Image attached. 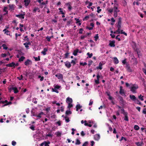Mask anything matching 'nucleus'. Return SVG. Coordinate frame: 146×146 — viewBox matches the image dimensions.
<instances>
[{
    "label": "nucleus",
    "mask_w": 146,
    "mask_h": 146,
    "mask_svg": "<svg viewBox=\"0 0 146 146\" xmlns=\"http://www.w3.org/2000/svg\"><path fill=\"white\" fill-rule=\"evenodd\" d=\"M30 128L33 131H34L35 130V127L33 125H31L30 127Z\"/></svg>",
    "instance_id": "37998d69"
},
{
    "label": "nucleus",
    "mask_w": 146,
    "mask_h": 146,
    "mask_svg": "<svg viewBox=\"0 0 146 146\" xmlns=\"http://www.w3.org/2000/svg\"><path fill=\"white\" fill-rule=\"evenodd\" d=\"M52 91L53 92H56V93H58L59 92L58 90H57V89H56V88H52Z\"/></svg>",
    "instance_id": "2f4dec72"
},
{
    "label": "nucleus",
    "mask_w": 146,
    "mask_h": 146,
    "mask_svg": "<svg viewBox=\"0 0 146 146\" xmlns=\"http://www.w3.org/2000/svg\"><path fill=\"white\" fill-rule=\"evenodd\" d=\"M27 44V42L24 43L23 44L25 46V47L27 48H28L29 47V46Z\"/></svg>",
    "instance_id": "052dcab7"
},
{
    "label": "nucleus",
    "mask_w": 146,
    "mask_h": 146,
    "mask_svg": "<svg viewBox=\"0 0 146 146\" xmlns=\"http://www.w3.org/2000/svg\"><path fill=\"white\" fill-rule=\"evenodd\" d=\"M54 88H56V89H59L60 88V86H58V85H54Z\"/></svg>",
    "instance_id": "8fccbe9b"
},
{
    "label": "nucleus",
    "mask_w": 146,
    "mask_h": 146,
    "mask_svg": "<svg viewBox=\"0 0 146 146\" xmlns=\"http://www.w3.org/2000/svg\"><path fill=\"white\" fill-rule=\"evenodd\" d=\"M64 118L65 119V121L67 122H68L70 121L69 118L68 117H65Z\"/></svg>",
    "instance_id": "58836bf2"
},
{
    "label": "nucleus",
    "mask_w": 146,
    "mask_h": 146,
    "mask_svg": "<svg viewBox=\"0 0 146 146\" xmlns=\"http://www.w3.org/2000/svg\"><path fill=\"white\" fill-rule=\"evenodd\" d=\"M25 15V13L23 12V14H21L19 15H16V17H19L20 18H22V19H24V15Z\"/></svg>",
    "instance_id": "39448f33"
},
{
    "label": "nucleus",
    "mask_w": 146,
    "mask_h": 146,
    "mask_svg": "<svg viewBox=\"0 0 146 146\" xmlns=\"http://www.w3.org/2000/svg\"><path fill=\"white\" fill-rule=\"evenodd\" d=\"M39 10V9L38 7H35L33 11V12L35 13L37 10Z\"/></svg>",
    "instance_id": "a19ab883"
},
{
    "label": "nucleus",
    "mask_w": 146,
    "mask_h": 146,
    "mask_svg": "<svg viewBox=\"0 0 146 146\" xmlns=\"http://www.w3.org/2000/svg\"><path fill=\"white\" fill-rule=\"evenodd\" d=\"M44 146H49L48 145L50 144V142L49 141L47 142L44 141Z\"/></svg>",
    "instance_id": "393cba45"
},
{
    "label": "nucleus",
    "mask_w": 146,
    "mask_h": 146,
    "mask_svg": "<svg viewBox=\"0 0 146 146\" xmlns=\"http://www.w3.org/2000/svg\"><path fill=\"white\" fill-rule=\"evenodd\" d=\"M120 33H121V34H123L125 36H127V34L126 33H125V32H123V30H120Z\"/></svg>",
    "instance_id": "cd10ccee"
},
{
    "label": "nucleus",
    "mask_w": 146,
    "mask_h": 146,
    "mask_svg": "<svg viewBox=\"0 0 146 146\" xmlns=\"http://www.w3.org/2000/svg\"><path fill=\"white\" fill-rule=\"evenodd\" d=\"M92 60H90L89 61V63L88 64V66H90L91 65V64H92Z\"/></svg>",
    "instance_id": "e2e57ef3"
},
{
    "label": "nucleus",
    "mask_w": 146,
    "mask_h": 146,
    "mask_svg": "<svg viewBox=\"0 0 146 146\" xmlns=\"http://www.w3.org/2000/svg\"><path fill=\"white\" fill-rule=\"evenodd\" d=\"M138 88V86L136 84L134 85L133 87L131 88V90L133 93H136L135 90Z\"/></svg>",
    "instance_id": "f03ea898"
},
{
    "label": "nucleus",
    "mask_w": 146,
    "mask_h": 146,
    "mask_svg": "<svg viewBox=\"0 0 146 146\" xmlns=\"http://www.w3.org/2000/svg\"><path fill=\"white\" fill-rule=\"evenodd\" d=\"M66 102L68 104L72 103V99L70 97H68L66 99Z\"/></svg>",
    "instance_id": "0eeeda50"
},
{
    "label": "nucleus",
    "mask_w": 146,
    "mask_h": 146,
    "mask_svg": "<svg viewBox=\"0 0 146 146\" xmlns=\"http://www.w3.org/2000/svg\"><path fill=\"white\" fill-rule=\"evenodd\" d=\"M51 37H49V36H47L46 37V39L48 41L50 42V41Z\"/></svg>",
    "instance_id": "de8ad7c7"
},
{
    "label": "nucleus",
    "mask_w": 146,
    "mask_h": 146,
    "mask_svg": "<svg viewBox=\"0 0 146 146\" xmlns=\"http://www.w3.org/2000/svg\"><path fill=\"white\" fill-rule=\"evenodd\" d=\"M64 63H65V66L68 68H70L71 67V65L70 63L68 61H67L66 62H64Z\"/></svg>",
    "instance_id": "20e7f679"
},
{
    "label": "nucleus",
    "mask_w": 146,
    "mask_h": 146,
    "mask_svg": "<svg viewBox=\"0 0 146 146\" xmlns=\"http://www.w3.org/2000/svg\"><path fill=\"white\" fill-rule=\"evenodd\" d=\"M31 1L30 0H24V2L25 3V7H27L30 3Z\"/></svg>",
    "instance_id": "1a4fd4ad"
},
{
    "label": "nucleus",
    "mask_w": 146,
    "mask_h": 146,
    "mask_svg": "<svg viewBox=\"0 0 146 146\" xmlns=\"http://www.w3.org/2000/svg\"><path fill=\"white\" fill-rule=\"evenodd\" d=\"M16 143L15 141H13L12 142V145L13 146H15L16 145Z\"/></svg>",
    "instance_id": "864d4df0"
},
{
    "label": "nucleus",
    "mask_w": 146,
    "mask_h": 146,
    "mask_svg": "<svg viewBox=\"0 0 146 146\" xmlns=\"http://www.w3.org/2000/svg\"><path fill=\"white\" fill-rule=\"evenodd\" d=\"M88 144V142H85L82 145V146H87Z\"/></svg>",
    "instance_id": "49530a36"
},
{
    "label": "nucleus",
    "mask_w": 146,
    "mask_h": 146,
    "mask_svg": "<svg viewBox=\"0 0 146 146\" xmlns=\"http://www.w3.org/2000/svg\"><path fill=\"white\" fill-rule=\"evenodd\" d=\"M25 58L24 56H22L19 59V62L23 61Z\"/></svg>",
    "instance_id": "c85d7f7f"
},
{
    "label": "nucleus",
    "mask_w": 146,
    "mask_h": 146,
    "mask_svg": "<svg viewBox=\"0 0 146 146\" xmlns=\"http://www.w3.org/2000/svg\"><path fill=\"white\" fill-rule=\"evenodd\" d=\"M56 135L57 136L59 137L61 135V133L59 132H58L56 134Z\"/></svg>",
    "instance_id": "680f3d73"
},
{
    "label": "nucleus",
    "mask_w": 146,
    "mask_h": 146,
    "mask_svg": "<svg viewBox=\"0 0 146 146\" xmlns=\"http://www.w3.org/2000/svg\"><path fill=\"white\" fill-rule=\"evenodd\" d=\"M33 58L35 59V60L36 61H40V56H38V57L34 56Z\"/></svg>",
    "instance_id": "a878e982"
},
{
    "label": "nucleus",
    "mask_w": 146,
    "mask_h": 146,
    "mask_svg": "<svg viewBox=\"0 0 146 146\" xmlns=\"http://www.w3.org/2000/svg\"><path fill=\"white\" fill-rule=\"evenodd\" d=\"M6 66L8 67H15V63L14 62H12V63L8 64L6 65Z\"/></svg>",
    "instance_id": "9d476101"
},
{
    "label": "nucleus",
    "mask_w": 146,
    "mask_h": 146,
    "mask_svg": "<svg viewBox=\"0 0 146 146\" xmlns=\"http://www.w3.org/2000/svg\"><path fill=\"white\" fill-rule=\"evenodd\" d=\"M21 35V34H19L18 35L17 33H15V37H16V40L17 39L18 36H20Z\"/></svg>",
    "instance_id": "5fc2aeb1"
},
{
    "label": "nucleus",
    "mask_w": 146,
    "mask_h": 146,
    "mask_svg": "<svg viewBox=\"0 0 146 146\" xmlns=\"http://www.w3.org/2000/svg\"><path fill=\"white\" fill-rule=\"evenodd\" d=\"M71 112L69 110H67L66 112V115H69V114H71Z\"/></svg>",
    "instance_id": "e433bc0d"
},
{
    "label": "nucleus",
    "mask_w": 146,
    "mask_h": 146,
    "mask_svg": "<svg viewBox=\"0 0 146 146\" xmlns=\"http://www.w3.org/2000/svg\"><path fill=\"white\" fill-rule=\"evenodd\" d=\"M122 62L123 64H125L126 63V59H125L124 60H123L122 61Z\"/></svg>",
    "instance_id": "774afa93"
},
{
    "label": "nucleus",
    "mask_w": 146,
    "mask_h": 146,
    "mask_svg": "<svg viewBox=\"0 0 146 146\" xmlns=\"http://www.w3.org/2000/svg\"><path fill=\"white\" fill-rule=\"evenodd\" d=\"M100 7L99 6L97 8L98 9L97 12L98 13H100V12L102 10L101 9H100Z\"/></svg>",
    "instance_id": "79ce46f5"
},
{
    "label": "nucleus",
    "mask_w": 146,
    "mask_h": 146,
    "mask_svg": "<svg viewBox=\"0 0 146 146\" xmlns=\"http://www.w3.org/2000/svg\"><path fill=\"white\" fill-rule=\"evenodd\" d=\"M75 19L76 21V23H78L79 22H80V21H79V19H78V18H75Z\"/></svg>",
    "instance_id": "338daca9"
},
{
    "label": "nucleus",
    "mask_w": 146,
    "mask_h": 146,
    "mask_svg": "<svg viewBox=\"0 0 146 146\" xmlns=\"http://www.w3.org/2000/svg\"><path fill=\"white\" fill-rule=\"evenodd\" d=\"M121 18L119 17L118 19L117 25L118 29L116 31V32H118V33L120 34V29L121 28Z\"/></svg>",
    "instance_id": "f257e3e1"
},
{
    "label": "nucleus",
    "mask_w": 146,
    "mask_h": 146,
    "mask_svg": "<svg viewBox=\"0 0 146 146\" xmlns=\"http://www.w3.org/2000/svg\"><path fill=\"white\" fill-rule=\"evenodd\" d=\"M122 87L120 86V91H119V93L121 95H122L123 94H125V92H124V90L122 89Z\"/></svg>",
    "instance_id": "2eb2a0df"
},
{
    "label": "nucleus",
    "mask_w": 146,
    "mask_h": 146,
    "mask_svg": "<svg viewBox=\"0 0 146 146\" xmlns=\"http://www.w3.org/2000/svg\"><path fill=\"white\" fill-rule=\"evenodd\" d=\"M135 144L137 146H141V143L139 142H136Z\"/></svg>",
    "instance_id": "603ef678"
},
{
    "label": "nucleus",
    "mask_w": 146,
    "mask_h": 146,
    "mask_svg": "<svg viewBox=\"0 0 146 146\" xmlns=\"http://www.w3.org/2000/svg\"><path fill=\"white\" fill-rule=\"evenodd\" d=\"M25 64L27 66L31 65L32 64V62L29 59H27L25 62Z\"/></svg>",
    "instance_id": "7ed1b4c3"
},
{
    "label": "nucleus",
    "mask_w": 146,
    "mask_h": 146,
    "mask_svg": "<svg viewBox=\"0 0 146 146\" xmlns=\"http://www.w3.org/2000/svg\"><path fill=\"white\" fill-rule=\"evenodd\" d=\"M14 6V5H9V7L10 8L12 9L13 8Z\"/></svg>",
    "instance_id": "69168bd1"
},
{
    "label": "nucleus",
    "mask_w": 146,
    "mask_h": 146,
    "mask_svg": "<svg viewBox=\"0 0 146 146\" xmlns=\"http://www.w3.org/2000/svg\"><path fill=\"white\" fill-rule=\"evenodd\" d=\"M38 78H40V80L41 81H42L43 80V79H44L43 76H38Z\"/></svg>",
    "instance_id": "c03bdc74"
},
{
    "label": "nucleus",
    "mask_w": 146,
    "mask_h": 146,
    "mask_svg": "<svg viewBox=\"0 0 146 146\" xmlns=\"http://www.w3.org/2000/svg\"><path fill=\"white\" fill-rule=\"evenodd\" d=\"M55 76L57 77L58 79H62L63 78V75L61 74H58L55 75Z\"/></svg>",
    "instance_id": "6e6552de"
},
{
    "label": "nucleus",
    "mask_w": 146,
    "mask_h": 146,
    "mask_svg": "<svg viewBox=\"0 0 146 146\" xmlns=\"http://www.w3.org/2000/svg\"><path fill=\"white\" fill-rule=\"evenodd\" d=\"M134 102L137 104H140L141 102H140L137 99H136V100H135Z\"/></svg>",
    "instance_id": "7c9ffc66"
},
{
    "label": "nucleus",
    "mask_w": 146,
    "mask_h": 146,
    "mask_svg": "<svg viewBox=\"0 0 146 146\" xmlns=\"http://www.w3.org/2000/svg\"><path fill=\"white\" fill-rule=\"evenodd\" d=\"M12 89L13 90L14 93L16 94L18 92V90L17 89V88L15 87H13L12 88Z\"/></svg>",
    "instance_id": "6ab92c4d"
},
{
    "label": "nucleus",
    "mask_w": 146,
    "mask_h": 146,
    "mask_svg": "<svg viewBox=\"0 0 146 146\" xmlns=\"http://www.w3.org/2000/svg\"><path fill=\"white\" fill-rule=\"evenodd\" d=\"M143 96H142L141 95H140L139 96H138V98L139 99H140L141 100L143 101Z\"/></svg>",
    "instance_id": "4c0bfd02"
},
{
    "label": "nucleus",
    "mask_w": 146,
    "mask_h": 146,
    "mask_svg": "<svg viewBox=\"0 0 146 146\" xmlns=\"http://www.w3.org/2000/svg\"><path fill=\"white\" fill-rule=\"evenodd\" d=\"M119 36L120 35H118L115 37V38L116 39H117L119 41H120L121 40L120 38L118 37V36Z\"/></svg>",
    "instance_id": "13d9d810"
},
{
    "label": "nucleus",
    "mask_w": 146,
    "mask_h": 146,
    "mask_svg": "<svg viewBox=\"0 0 146 146\" xmlns=\"http://www.w3.org/2000/svg\"><path fill=\"white\" fill-rule=\"evenodd\" d=\"M68 108H70L72 107L73 106L72 104H71V103H70L69 104H68Z\"/></svg>",
    "instance_id": "4d7b16f0"
},
{
    "label": "nucleus",
    "mask_w": 146,
    "mask_h": 146,
    "mask_svg": "<svg viewBox=\"0 0 146 146\" xmlns=\"http://www.w3.org/2000/svg\"><path fill=\"white\" fill-rule=\"evenodd\" d=\"M66 5L68 6V9L69 10H70L72 9V7L70 5L69 3H67Z\"/></svg>",
    "instance_id": "72a5a7b5"
},
{
    "label": "nucleus",
    "mask_w": 146,
    "mask_h": 146,
    "mask_svg": "<svg viewBox=\"0 0 146 146\" xmlns=\"http://www.w3.org/2000/svg\"><path fill=\"white\" fill-rule=\"evenodd\" d=\"M115 41L113 40L112 41H111L110 42V44H109V45L111 47H114L115 46Z\"/></svg>",
    "instance_id": "9b49d317"
},
{
    "label": "nucleus",
    "mask_w": 146,
    "mask_h": 146,
    "mask_svg": "<svg viewBox=\"0 0 146 146\" xmlns=\"http://www.w3.org/2000/svg\"><path fill=\"white\" fill-rule=\"evenodd\" d=\"M78 49H76V50H75L73 52V54L74 56H76L77 55V53L78 52Z\"/></svg>",
    "instance_id": "5701e85b"
},
{
    "label": "nucleus",
    "mask_w": 146,
    "mask_h": 146,
    "mask_svg": "<svg viewBox=\"0 0 146 146\" xmlns=\"http://www.w3.org/2000/svg\"><path fill=\"white\" fill-rule=\"evenodd\" d=\"M3 32H4V33L6 34L7 33H8L9 32L8 30H7L6 29H5L3 31Z\"/></svg>",
    "instance_id": "bf43d9fd"
},
{
    "label": "nucleus",
    "mask_w": 146,
    "mask_h": 146,
    "mask_svg": "<svg viewBox=\"0 0 146 146\" xmlns=\"http://www.w3.org/2000/svg\"><path fill=\"white\" fill-rule=\"evenodd\" d=\"M83 31V29L82 28H81L79 29V33L80 34H82V31Z\"/></svg>",
    "instance_id": "6e6d98bb"
},
{
    "label": "nucleus",
    "mask_w": 146,
    "mask_h": 146,
    "mask_svg": "<svg viewBox=\"0 0 146 146\" xmlns=\"http://www.w3.org/2000/svg\"><path fill=\"white\" fill-rule=\"evenodd\" d=\"M127 114V113H125L124 115L125 116L124 120L127 121L129 120Z\"/></svg>",
    "instance_id": "aec40b11"
},
{
    "label": "nucleus",
    "mask_w": 146,
    "mask_h": 146,
    "mask_svg": "<svg viewBox=\"0 0 146 146\" xmlns=\"http://www.w3.org/2000/svg\"><path fill=\"white\" fill-rule=\"evenodd\" d=\"M81 142L78 139H76V142L75 143V144L76 145H79L80 144Z\"/></svg>",
    "instance_id": "bb28decb"
},
{
    "label": "nucleus",
    "mask_w": 146,
    "mask_h": 146,
    "mask_svg": "<svg viewBox=\"0 0 146 146\" xmlns=\"http://www.w3.org/2000/svg\"><path fill=\"white\" fill-rule=\"evenodd\" d=\"M80 65H82L83 66H85V65H86L87 64V63L86 62H84V63L80 62Z\"/></svg>",
    "instance_id": "a18cd8bd"
},
{
    "label": "nucleus",
    "mask_w": 146,
    "mask_h": 146,
    "mask_svg": "<svg viewBox=\"0 0 146 146\" xmlns=\"http://www.w3.org/2000/svg\"><path fill=\"white\" fill-rule=\"evenodd\" d=\"M91 34V33H87L86 35L84 36H81V39H83L84 38L86 37L89 35Z\"/></svg>",
    "instance_id": "ddd939ff"
},
{
    "label": "nucleus",
    "mask_w": 146,
    "mask_h": 146,
    "mask_svg": "<svg viewBox=\"0 0 146 146\" xmlns=\"http://www.w3.org/2000/svg\"><path fill=\"white\" fill-rule=\"evenodd\" d=\"M113 9L114 10V12L117 13L118 12H119V10L117 9V7L115 6Z\"/></svg>",
    "instance_id": "a211bd4d"
},
{
    "label": "nucleus",
    "mask_w": 146,
    "mask_h": 146,
    "mask_svg": "<svg viewBox=\"0 0 146 146\" xmlns=\"http://www.w3.org/2000/svg\"><path fill=\"white\" fill-rule=\"evenodd\" d=\"M48 49L46 48H44L43 49V50L41 52V53L43 54L44 55L46 54V52L47 51Z\"/></svg>",
    "instance_id": "f3484780"
},
{
    "label": "nucleus",
    "mask_w": 146,
    "mask_h": 146,
    "mask_svg": "<svg viewBox=\"0 0 146 146\" xmlns=\"http://www.w3.org/2000/svg\"><path fill=\"white\" fill-rule=\"evenodd\" d=\"M113 9H108V12H109L110 13H111L113 11Z\"/></svg>",
    "instance_id": "0e129e2a"
},
{
    "label": "nucleus",
    "mask_w": 146,
    "mask_h": 146,
    "mask_svg": "<svg viewBox=\"0 0 146 146\" xmlns=\"http://www.w3.org/2000/svg\"><path fill=\"white\" fill-rule=\"evenodd\" d=\"M2 46L3 47L4 49L7 50L8 48V47L6 46V45L5 44H3Z\"/></svg>",
    "instance_id": "c756f323"
},
{
    "label": "nucleus",
    "mask_w": 146,
    "mask_h": 146,
    "mask_svg": "<svg viewBox=\"0 0 146 146\" xmlns=\"http://www.w3.org/2000/svg\"><path fill=\"white\" fill-rule=\"evenodd\" d=\"M46 137H52L53 136V135L52 134V131H50L48 134H46Z\"/></svg>",
    "instance_id": "b1692460"
},
{
    "label": "nucleus",
    "mask_w": 146,
    "mask_h": 146,
    "mask_svg": "<svg viewBox=\"0 0 146 146\" xmlns=\"http://www.w3.org/2000/svg\"><path fill=\"white\" fill-rule=\"evenodd\" d=\"M121 113L123 114L124 115H125V113H127V112L125 111L124 109L122 108L121 109Z\"/></svg>",
    "instance_id": "f704fd0d"
},
{
    "label": "nucleus",
    "mask_w": 146,
    "mask_h": 146,
    "mask_svg": "<svg viewBox=\"0 0 146 146\" xmlns=\"http://www.w3.org/2000/svg\"><path fill=\"white\" fill-rule=\"evenodd\" d=\"M129 97L131 99L134 101L136 100V98L134 95H129Z\"/></svg>",
    "instance_id": "4468645a"
},
{
    "label": "nucleus",
    "mask_w": 146,
    "mask_h": 146,
    "mask_svg": "<svg viewBox=\"0 0 146 146\" xmlns=\"http://www.w3.org/2000/svg\"><path fill=\"white\" fill-rule=\"evenodd\" d=\"M119 98V102L120 104H121V105H122L123 106L125 104V102L123 100V98L122 97H120Z\"/></svg>",
    "instance_id": "423d86ee"
},
{
    "label": "nucleus",
    "mask_w": 146,
    "mask_h": 146,
    "mask_svg": "<svg viewBox=\"0 0 146 146\" xmlns=\"http://www.w3.org/2000/svg\"><path fill=\"white\" fill-rule=\"evenodd\" d=\"M139 128V127L137 125H135L134 126V129L136 130H138Z\"/></svg>",
    "instance_id": "c9c22d12"
},
{
    "label": "nucleus",
    "mask_w": 146,
    "mask_h": 146,
    "mask_svg": "<svg viewBox=\"0 0 146 146\" xmlns=\"http://www.w3.org/2000/svg\"><path fill=\"white\" fill-rule=\"evenodd\" d=\"M69 53L67 52L65 54V58H67L69 56Z\"/></svg>",
    "instance_id": "09e8293b"
},
{
    "label": "nucleus",
    "mask_w": 146,
    "mask_h": 146,
    "mask_svg": "<svg viewBox=\"0 0 146 146\" xmlns=\"http://www.w3.org/2000/svg\"><path fill=\"white\" fill-rule=\"evenodd\" d=\"M12 104V102H8L7 103V104H4V105L3 106H2V107H3L5 106H7V105H9V104Z\"/></svg>",
    "instance_id": "ea45409f"
},
{
    "label": "nucleus",
    "mask_w": 146,
    "mask_h": 146,
    "mask_svg": "<svg viewBox=\"0 0 146 146\" xmlns=\"http://www.w3.org/2000/svg\"><path fill=\"white\" fill-rule=\"evenodd\" d=\"M5 72V69H1L0 68V72L1 73L2 72Z\"/></svg>",
    "instance_id": "3c124183"
},
{
    "label": "nucleus",
    "mask_w": 146,
    "mask_h": 146,
    "mask_svg": "<svg viewBox=\"0 0 146 146\" xmlns=\"http://www.w3.org/2000/svg\"><path fill=\"white\" fill-rule=\"evenodd\" d=\"M82 107V106H80V104H77L76 106V111H78L79 109H80V108H81Z\"/></svg>",
    "instance_id": "412c9836"
},
{
    "label": "nucleus",
    "mask_w": 146,
    "mask_h": 146,
    "mask_svg": "<svg viewBox=\"0 0 146 146\" xmlns=\"http://www.w3.org/2000/svg\"><path fill=\"white\" fill-rule=\"evenodd\" d=\"M100 137L99 134H96L94 136V138L95 140H98L100 138Z\"/></svg>",
    "instance_id": "f8f14e48"
},
{
    "label": "nucleus",
    "mask_w": 146,
    "mask_h": 146,
    "mask_svg": "<svg viewBox=\"0 0 146 146\" xmlns=\"http://www.w3.org/2000/svg\"><path fill=\"white\" fill-rule=\"evenodd\" d=\"M102 64L101 62H100V63L99 64V66H97V68H96L97 69H100V70L102 69Z\"/></svg>",
    "instance_id": "4be33fe9"
},
{
    "label": "nucleus",
    "mask_w": 146,
    "mask_h": 146,
    "mask_svg": "<svg viewBox=\"0 0 146 146\" xmlns=\"http://www.w3.org/2000/svg\"><path fill=\"white\" fill-rule=\"evenodd\" d=\"M113 59L114 62L115 64H117L119 63V60L117 57H114L113 58Z\"/></svg>",
    "instance_id": "dca6fc26"
},
{
    "label": "nucleus",
    "mask_w": 146,
    "mask_h": 146,
    "mask_svg": "<svg viewBox=\"0 0 146 146\" xmlns=\"http://www.w3.org/2000/svg\"><path fill=\"white\" fill-rule=\"evenodd\" d=\"M87 54L89 58H91L93 55V54L92 53L90 54L89 52L87 53Z\"/></svg>",
    "instance_id": "473e14b6"
}]
</instances>
